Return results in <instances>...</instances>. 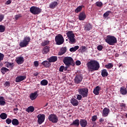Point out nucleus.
<instances>
[{
    "instance_id": "f257e3e1",
    "label": "nucleus",
    "mask_w": 127,
    "mask_h": 127,
    "mask_svg": "<svg viewBox=\"0 0 127 127\" xmlns=\"http://www.w3.org/2000/svg\"><path fill=\"white\" fill-rule=\"evenodd\" d=\"M88 71L92 73L94 71H98L100 69V63L96 60H91L87 64Z\"/></svg>"
},
{
    "instance_id": "f03ea898",
    "label": "nucleus",
    "mask_w": 127,
    "mask_h": 127,
    "mask_svg": "<svg viewBox=\"0 0 127 127\" xmlns=\"http://www.w3.org/2000/svg\"><path fill=\"white\" fill-rule=\"evenodd\" d=\"M105 42L108 43L109 45H115V44L118 42V40L116 37L109 35L106 37Z\"/></svg>"
},
{
    "instance_id": "7ed1b4c3",
    "label": "nucleus",
    "mask_w": 127,
    "mask_h": 127,
    "mask_svg": "<svg viewBox=\"0 0 127 127\" xmlns=\"http://www.w3.org/2000/svg\"><path fill=\"white\" fill-rule=\"evenodd\" d=\"M63 62L66 66H74L75 62L71 57H65L63 59Z\"/></svg>"
},
{
    "instance_id": "20e7f679",
    "label": "nucleus",
    "mask_w": 127,
    "mask_h": 127,
    "mask_svg": "<svg viewBox=\"0 0 127 127\" xmlns=\"http://www.w3.org/2000/svg\"><path fill=\"white\" fill-rule=\"evenodd\" d=\"M30 37L26 36L24 37V39L22 42L19 43V46L21 48H23V47H26L28 44H29V42H30Z\"/></svg>"
},
{
    "instance_id": "39448f33",
    "label": "nucleus",
    "mask_w": 127,
    "mask_h": 127,
    "mask_svg": "<svg viewBox=\"0 0 127 127\" xmlns=\"http://www.w3.org/2000/svg\"><path fill=\"white\" fill-rule=\"evenodd\" d=\"M66 34L68 38V40L69 41V43L73 44V43H75V42H76V39H75L74 38L75 35L73 33V31H68Z\"/></svg>"
},
{
    "instance_id": "423d86ee",
    "label": "nucleus",
    "mask_w": 127,
    "mask_h": 127,
    "mask_svg": "<svg viewBox=\"0 0 127 127\" xmlns=\"http://www.w3.org/2000/svg\"><path fill=\"white\" fill-rule=\"evenodd\" d=\"M30 11L33 14L36 15L37 14H39V13H41V11H42V9H41V8L38 7L33 6L30 7Z\"/></svg>"
},
{
    "instance_id": "0eeeda50",
    "label": "nucleus",
    "mask_w": 127,
    "mask_h": 127,
    "mask_svg": "<svg viewBox=\"0 0 127 127\" xmlns=\"http://www.w3.org/2000/svg\"><path fill=\"white\" fill-rule=\"evenodd\" d=\"M55 41L57 45H61L64 43V38L62 35L59 34L55 37Z\"/></svg>"
},
{
    "instance_id": "6e6552de",
    "label": "nucleus",
    "mask_w": 127,
    "mask_h": 127,
    "mask_svg": "<svg viewBox=\"0 0 127 127\" xmlns=\"http://www.w3.org/2000/svg\"><path fill=\"white\" fill-rule=\"evenodd\" d=\"M78 92L79 95H81L83 98H86V97H88V93H89V90H88V88H79L78 89Z\"/></svg>"
},
{
    "instance_id": "1a4fd4ad",
    "label": "nucleus",
    "mask_w": 127,
    "mask_h": 127,
    "mask_svg": "<svg viewBox=\"0 0 127 127\" xmlns=\"http://www.w3.org/2000/svg\"><path fill=\"white\" fill-rule=\"evenodd\" d=\"M48 119L50 122H52V123H53L54 124L58 123V117L54 114L50 115Z\"/></svg>"
},
{
    "instance_id": "9d476101",
    "label": "nucleus",
    "mask_w": 127,
    "mask_h": 127,
    "mask_svg": "<svg viewBox=\"0 0 127 127\" xmlns=\"http://www.w3.org/2000/svg\"><path fill=\"white\" fill-rule=\"evenodd\" d=\"M38 119V123L39 125H42L43 123H44V121H45V115L44 114H39L37 116Z\"/></svg>"
},
{
    "instance_id": "9b49d317",
    "label": "nucleus",
    "mask_w": 127,
    "mask_h": 127,
    "mask_svg": "<svg viewBox=\"0 0 127 127\" xmlns=\"http://www.w3.org/2000/svg\"><path fill=\"white\" fill-rule=\"evenodd\" d=\"M26 79V75H19L16 77L15 82L16 83H20L22 81H24Z\"/></svg>"
},
{
    "instance_id": "f8f14e48",
    "label": "nucleus",
    "mask_w": 127,
    "mask_h": 127,
    "mask_svg": "<svg viewBox=\"0 0 127 127\" xmlns=\"http://www.w3.org/2000/svg\"><path fill=\"white\" fill-rule=\"evenodd\" d=\"M82 80L83 77L81 76L80 75H77L74 78V83H75V84H80Z\"/></svg>"
},
{
    "instance_id": "ddd939ff",
    "label": "nucleus",
    "mask_w": 127,
    "mask_h": 127,
    "mask_svg": "<svg viewBox=\"0 0 127 127\" xmlns=\"http://www.w3.org/2000/svg\"><path fill=\"white\" fill-rule=\"evenodd\" d=\"M42 65L45 66V68H50L51 67V63L49 61H44L41 63Z\"/></svg>"
},
{
    "instance_id": "4468645a",
    "label": "nucleus",
    "mask_w": 127,
    "mask_h": 127,
    "mask_svg": "<svg viewBox=\"0 0 127 127\" xmlns=\"http://www.w3.org/2000/svg\"><path fill=\"white\" fill-rule=\"evenodd\" d=\"M110 113V109L107 107L104 108L102 111V116L103 117H108Z\"/></svg>"
},
{
    "instance_id": "2eb2a0df",
    "label": "nucleus",
    "mask_w": 127,
    "mask_h": 127,
    "mask_svg": "<svg viewBox=\"0 0 127 127\" xmlns=\"http://www.w3.org/2000/svg\"><path fill=\"white\" fill-rule=\"evenodd\" d=\"M15 61L18 65H20L21 64H22L23 62H24V58H23L22 57H17L16 58Z\"/></svg>"
},
{
    "instance_id": "dca6fc26",
    "label": "nucleus",
    "mask_w": 127,
    "mask_h": 127,
    "mask_svg": "<svg viewBox=\"0 0 127 127\" xmlns=\"http://www.w3.org/2000/svg\"><path fill=\"white\" fill-rule=\"evenodd\" d=\"M93 29V25L90 23H87L84 26V30L85 31H90Z\"/></svg>"
},
{
    "instance_id": "f3484780",
    "label": "nucleus",
    "mask_w": 127,
    "mask_h": 127,
    "mask_svg": "<svg viewBox=\"0 0 127 127\" xmlns=\"http://www.w3.org/2000/svg\"><path fill=\"white\" fill-rule=\"evenodd\" d=\"M58 58L57 56H52L47 59L48 61H49L51 63H54V62H56Z\"/></svg>"
},
{
    "instance_id": "a211bd4d",
    "label": "nucleus",
    "mask_w": 127,
    "mask_h": 127,
    "mask_svg": "<svg viewBox=\"0 0 127 127\" xmlns=\"http://www.w3.org/2000/svg\"><path fill=\"white\" fill-rule=\"evenodd\" d=\"M80 125L81 127H86L88 126V122L85 119H81L80 120Z\"/></svg>"
},
{
    "instance_id": "6ab92c4d",
    "label": "nucleus",
    "mask_w": 127,
    "mask_h": 127,
    "mask_svg": "<svg viewBox=\"0 0 127 127\" xmlns=\"http://www.w3.org/2000/svg\"><path fill=\"white\" fill-rule=\"evenodd\" d=\"M38 96V94H37V92L36 91L34 93H32L30 94V99L32 101H34V100H35Z\"/></svg>"
},
{
    "instance_id": "aec40b11",
    "label": "nucleus",
    "mask_w": 127,
    "mask_h": 127,
    "mask_svg": "<svg viewBox=\"0 0 127 127\" xmlns=\"http://www.w3.org/2000/svg\"><path fill=\"white\" fill-rule=\"evenodd\" d=\"M100 91H101V87L97 86L93 90V93L94 95L98 96L100 94Z\"/></svg>"
},
{
    "instance_id": "412c9836",
    "label": "nucleus",
    "mask_w": 127,
    "mask_h": 127,
    "mask_svg": "<svg viewBox=\"0 0 127 127\" xmlns=\"http://www.w3.org/2000/svg\"><path fill=\"white\" fill-rule=\"evenodd\" d=\"M66 51H67V48L66 47H63L61 49V52H59L58 55L59 56H62V55H63L66 53Z\"/></svg>"
},
{
    "instance_id": "4be33fe9",
    "label": "nucleus",
    "mask_w": 127,
    "mask_h": 127,
    "mask_svg": "<svg viewBox=\"0 0 127 127\" xmlns=\"http://www.w3.org/2000/svg\"><path fill=\"white\" fill-rule=\"evenodd\" d=\"M120 93L121 95H127V87L125 86H122L120 88Z\"/></svg>"
},
{
    "instance_id": "5701e85b",
    "label": "nucleus",
    "mask_w": 127,
    "mask_h": 127,
    "mask_svg": "<svg viewBox=\"0 0 127 127\" xmlns=\"http://www.w3.org/2000/svg\"><path fill=\"white\" fill-rule=\"evenodd\" d=\"M57 5H58V2L57 1H53L51 3L49 4V7L50 8H52L53 9H54Z\"/></svg>"
},
{
    "instance_id": "b1692460",
    "label": "nucleus",
    "mask_w": 127,
    "mask_h": 127,
    "mask_svg": "<svg viewBox=\"0 0 127 127\" xmlns=\"http://www.w3.org/2000/svg\"><path fill=\"white\" fill-rule=\"evenodd\" d=\"M5 67L7 68H10L11 70L13 69V67H14V64L13 63H9L7 62L5 63Z\"/></svg>"
},
{
    "instance_id": "393cba45",
    "label": "nucleus",
    "mask_w": 127,
    "mask_h": 127,
    "mask_svg": "<svg viewBox=\"0 0 127 127\" xmlns=\"http://www.w3.org/2000/svg\"><path fill=\"white\" fill-rule=\"evenodd\" d=\"M79 20H84L86 18V14L85 12H81L78 15Z\"/></svg>"
},
{
    "instance_id": "a878e982",
    "label": "nucleus",
    "mask_w": 127,
    "mask_h": 127,
    "mask_svg": "<svg viewBox=\"0 0 127 127\" xmlns=\"http://www.w3.org/2000/svg\"><path fill=\"white\" fill-rule=\"evenodd\" d=\"M70 103L71 104V105H72V106H74L75 107H76L77 106H78V100H77V99L72 98L71 100H70Z\"/></svg>"
},
{
    "instance_id": "bb28decb",
    "label": "nucleus",
    "mask_w": 127,
    "mask_h": 127,
    "mask_svg": "<svg viewBox=\"0 0 127 127\" xmlns=\"http://www.w3.org/2000/svg\"><path fill=\"white\" fill-rule=\"evenodd\" d=\"M70 126H75V127H79V126H80V121L78 119H76L70 124Z\"/></svg>"
},
{
    "instance_id": "cd10ccee",
    "label": "nucleus",
    "mask_w": 127,
    "mask_h": 127,
    "mask_svg": "<svg viewBox=\"0 0 127 127\" xmlns=\"http://www.w3.org/2000/svg\"><path fill=\"white\" fill-rule=\"evenodd\" d=\"M48 52H49V47L47 46L43 48L42 53L43 54H47Z\"/></svg>"
},
{
    "instance_id": "c85d7f7f",
    "label": "nucleus",
    "mask_w": 127,
    "mask_h": 127,
    "mask_svg": "<svg viewBox=\"0 0 127 127\" xmlns=\"http://www.w3.org/2000/svg\"><path fill=\"white\" fill-rule=\"evenodd\" d=\"M27 113H33L34 112V107L33 106H29L26 109Z\"/></svg>"
},
{
    "instance_id": "c756f323",
    "label": "nucleus",
    "mask_w": 127,
    "mask_h": 127,
    "mask_svg": "<svg viewBox=\"0 0 127 127\" xmlns=\"http://www.w3.org/2000/svg\"><path fill=\"white\" fill-rule=\"evenodd\" d=\"M6 103L4 101V97L3 96H0V106H4Z\"/></svg>"
},
{
    "instance_id": "7c9ffc66",
    "label": "nucleus",
    "mask_w": 127,
    "mask_h": 127,
    "mask_svg": "<svg viewBox=\"0 0 127 127\" xmlns=\"http://www.w3.org/2000/svg\"><path fill=\"white\" fill-rule=\"evenodd\" d=\"M108 71H107V69H104L102 70L101 72V75L102 77H108Z\"/></svg>"
},
{
    "instance_id": "2f4dec72",
    "label": "nucleus",
    "mask_w": 127,
    "mask_h": 127,
    "mask_svg": "<svg viewBox=\"0 0 127 127\" xmlns=\"http://www.w3.org/2000/svg\"><path fill=\"white\" fill-rule=\"evenodd\" d=\"M12 125L13 126H18L19 125V122L17 119H14L12 120Z\"/></svg>"
},
{
    "instance_id": "473e14b6",
    "label": "nucleus",
    "mask_w": 127,
    "mask_h": 127,
    "mask_svg": "<svg viewBox=\"0 0 127 127\" xmlns=\"http://www.w3.org/2000/svg\"><path fill=\"white\" fill-rule=\"evenodd\" d=\"M9 72V69L6 67H2L1 68V72L3 75H4L6 72Z\"/></svg>"
},
{
    "instance_id": "72a5a7b5",
    "label": "nucleus",
    "mask_w": 127,
    "mask_h": 127,
    "mask_svg": "<svg viewBox=\"0 0 127 127\" xmlns=\"http://www.w3.org/2000/svg\"><path fill=\"white\" fill-rule=\"evenodd\" d=\"M78 49H79V46H75L74 47L71 48L69 49V51H70V52H75V51L78 50Z\"/></svg>"
},
{
    "instance_id": "f704fd0d",
    "label": "nucleus",
    "mask_w": 127,
    "mask_h": 127,
    "mask_svg": "<svg viewBox=\"0 0 127 127\" xmlns=\"http://www.w3.org/2000/svg\"><path fill=\"white\" fill-rule=\"evenodd\" d=\"M41 85L42 86H47L48 85V81L46 79H43L41 81Z\"/></svg>"
},
{
    "instance_id": "c9c22d12",
    "label": "nucleus",
    "mask_w": 127,
    "mask_h": 127,
    "mask_svg": "<svg viewBox=\"0 0 127 127\" xmlns=\"http://www.w3.org/2000/svg\"><path fill=\"white\" fill-rule=\"evenodd\" d=\"M0 118L1 120H5L7 118V115L4 113H2L0 115Z\"/></svg>"
},
{
    "instance_id": "e433bc0d",
    "label": "nucleus",
    "mask_w": 127,
    "mask_h": 127,
    "mask_svg": "<svg viewBox=\"0 0 127 127\" xmlns=\"http://www.w3.org/2000/svg\"><path fill=\"white\" fill-rule=\"evenodd\" d=\"M114 67V64L112 63H109L108 64L105 65V68L107 69H112Z\"/></svg>"
},
{
    "instance_id": "4c0bfd02",
    "label": "nucleus",
    "mask_w": 127,
    "mask_h": 127,
    "mask_svg": "<svg viewBox=\"0 0 127 127\" xmlns=\"http://www.w3.org/2000/svg\"><path fill=\"white\" fill-rule=\"evenodd\" d=\"M110 13H112V11H106L103 14V17H104V18H107V17H108V16H109V15H110Z\"/></svg>"
},
{
    "instance_id": "58836bf2",
    "label": "nucleus",
    "mask_w": 127,
    "mask_h": 127,
    "mask_svg": "<svg viewBox=\"0 0 127 127\" xmlns=\"http://www.w3.org/2000/svg\"><path fill=\"white\" fill-rule=\"evenodd\" d=\"M95 4L96 6H98V7H102V6H103V2L101 1H97L95 3Z\"/></svg>"
},
{
    "instance_id": "ea45409f",
    "label": "nucleus",
    "mask_w": 127,
    "mask_h": 127,
    "mask_svg": "<svg viewBox=\"0 0 127 127\" xmlns=\"http://www.w3.org/2000/svg\"><path fill=\"white\" fill-rule=\"evenodd\" d=\"M5 31V27L3 25H0V32H4Z\"/></svg>"
},
{
    "instance_id": "a19ab883",
    "label": "nucleus",
    "mask_w": 127,
    "mask_h": 127,
    "mask_svg": "<svg viewBox=\"0 0 127 127\" xmlns=\"http://www.w3.org/2000/svg\"><path fill=\"white\" fill-rule=\"evenodd\" d=\"M82 6H78L75 10V12L78 13L80 12L81 10H82Z\"/></svg>"
},
{
    "instance_id": "79ce46f5",
    "label": "nucleus",
    "mask_w": 127,
    "mask_h": 127,
    "mask_svg": "<svg viewBox=\"0 0 127 127\" xmlns=\"http://www.w3.org/2000/svg\"><path fill=\"white\" fill-rule=\"evenodd\" d=\"M87 48L85 46H81V53H83L84 52H86V51L87 50Z\"/></svg>"
},
{
    "instance_id": "37998d69",
    "label": "nucleus",
    "mask_w": 127,
    "mask_h": 127,
    "mask_svg": "<svg viewBox=\"0 0 127 127\" xmlns=\"http://www.w3.org/2000/svg\"><path fill=\"white\" fill-rule=\"evenodd\" d=\"M49 44V41H45L43 42L41 44L42 46H46Z\"/></svg>"
},
{
    "instance_id": "c03bdc74",
    "label": "nucleus",
    "mask_w": 127,
    "mask_h": 127,
    "mask_svg": "<svg viewBox=\"0 0 127 127\" xmlns=\"http://www.w3.org/2000/svg\"><path fill=\"white\" fill-rule=\"evenodd\" d=\"M12 121H11V119H9V118H7L6 120V124H7V125H10V124H11Z\"/></svg>"
},
{
    "instance_id": "a18cd8bd",
    "label": "nucleus",
    "mask_w": 127,
    "mask_h": 127,
    "mask_svg": "<svg viewBox=\"0 0 127 127\" xmlns=\"http://www.w3.org/2000/svg\"><path fill=\"white\" fill-rule=\"evenodd\" d=\"M4 87H9V86H10V82H9V81H6L4 83Z\"/></svg>"
},
{
    "instance_id": "49530a36",
    "label": "nucleus",
    "mask_w": 127,
    "mask_h": 127,
    "mask_svg": "<svg viewBox=\"0 0 127 127\" xmlns=\"http://www.w3.org/2000/svg\"><path fill=\"white\" fill-rule=\"evenodd\" d=\"M4 57V55L0 53V62L3 60V58Z\"/></svg>"
},
{
    "instance_id": "de8ad7c7",
    "label": "nucleus",
    "mask_w": 127,
    "mask_h": 127,
    "mask_svg": "<svg viewBox=\"0 0 127 127\" xmlns=\"http://www.w3.org/2000/svg\"><path fill=\"white\" fill-rule=\"evenodd\" d=\"M103 46L102 45H98L97 46V50L99 51H102V50H103Z\"/></svg>"
},
{
    "instance_id": "09e8293b",
    "label": "nucleus",
    "mask_w": 127,
    "mask_h": 127,
    "mask_svg": "<svg viewBox=\"0 0 127 127\" xmlns=\"http://www.w3.org/2000/svg\"><path fill=\"white\" fill-rule=\"evenodd\" d=\"M76 99L78 101H81L82 100V95L81 94H78Z\"/></svg>"
},
{
    "instance_id": "8fccbe9b",
    "label": "nucleus",
    "mask_w": 127,
    "mask_h": 127,
    "mask_svg": "<svg viewBox=\"0 0 127 127\" xmlns=\"http://www.w3.org/2000/svg\"><path fill=\"white\" fill-rule=\"evenodd\" d=\"M119 68H120L121 71H122V69L124 68V65H123V64L119 63L117 64Z\"/></svg>"
},
{
    "instance_id": "3c124183",
    "label": "nucleus",
    "mask_w": 127,
    "mask_h": 127,
    "mask_svg": "<svg viewBox=\"0 0 127 127\" xmlns=\"http://www.w3.org/2000/svg\"><path fill=\"white\" fill-rule=\"evenodd\" d=\"M97 119H98V117L97 116L95 115L92 117V122H96L97 121Z\"/></svg>"
},
{
    "instance_id": "603ef678",
    "label": "nucleus",
    "mask_w": 127,
    "mask_h": 127,
    "mask_svg": "<svg viewBox=\"0 0 127 127\" xmlns=\"http://www.w3.org/2000/svg\"><path fill=\"white\" fill-rule=\"evenodd\" d=\"M59 71L60 72H63V71H64V65H62L60 66Z\"/></svg>"
},
{
    "instance_id": "864d4df0",
    "label": "nucleus",
    "mask_w": 127,
    "mask_h": 127,
    "mask_svg": "<svg viewBox=\"0 0 127 127\" xmlns=\"http://www.w3.org/2000/svg\"><path fill=\"white\" fill-rule=\"evenodd\" d=\"M3 18H4V15L2 14L0 15V22H1L2 21Z\"/></svg>"
},
{
    "instance_id": "5fc2aeb1",
    "label": "nucleus",
    "mask_w": 127,
    "mask_h": 127,
    "mask_svg": "<svg viewBox=\"0 0 127 127\" xmlns=\"http://www.w3.org/2000/svg\"><path fill=\"white\" fill-rule=\"evenodd\" d=\"M19 17H21V16L20 15V14L16 15L15 16V19H16V20H17V19H18Z\"/></svg>"
},
{
    "instance_id": "6e6d98bb",
    "label": "nucleus",
    "mask_w": 127,
    "mask_h": 127,
    "mask_svg": "<svg viewBox=\"0 0 127 127\" xmlns=\"http://www.w3.org/2000/svg\"><path fill=\"white\" fill-rule=\"evenodd\" d=\"M5 4L8 5V4H10L11 3V0H8L5 2Z\"/></svg>"
},
{
    "instance_id": "4d7b16f0",
    "label": "nucleus",
    "mask_w": 127,
    "mask_h": 127,
    "mask_svg": "<svg viewBox=\"0 0 127 127\" xmlns=\"http://www.w3.org/2000/svg\"><path fill=\"white\" fill-rule=\"evenodd\" d=\"M75 64L77 66H80V65H81V62H80V61H76Z\"/></svg>"
},
{
    "instance_id": "13d9d810",
    "label": "nucleus",
    "mask_w": 127,
    "mask_h": 127,
    "mask_svg": "<svg viewBox=\"0 0 127 127\" xmlns=\"http://www.w3.org/2000/svg\"><path fill=\"white\" fill-rule=\"evenodd\" d=\"M120 106L121 107H123V108H126V107H127V104H126L125 103H120Z\"/></svg>"
},
{
    "instance_id": "bf43d9fd",
    "label": "nucleus",
    "mask_w": 127,
    "mask_h": 127,
    "mask_svg": "<svg viewBox=\"0 0 127 127\" xmlns=\"http://www.w3.org/2000/svg\"><path fill=\"white\" fill-rule=\"evenodd\" d=\"M34 66H35V67H38V66H39V64L38 63V62H34Z\"/></svg>"
},
{
    "instance_id": "052dcab7",
    "label": "nucleus",
    "mask_w": 127,
    "mask_h": 127,
    "mask_svg": "<svg viewBox=\"0 0 127 127\" xmlns=\"http://www.w3.org/2000/svg\"><path fill=\"white\" fill-rule=\"evenodd\" d=\"M69 67H70V66L66 65L65 67L64 66V70L67 71V69H68V68H69Z\"/></svg>"
},
{
    "instance_id": "680f3d73",
    "label": "nucleus",
    "mask_w": 127,
    "mask_h": 127,
    "mask_svg": "<svg viewBox=\"0 0 127 127\" xmlns=\"http://www.w3.org/2000/svg\"><path fill=\"white\" fill-rule=\"evenodd\" d=\"M105 121V120H104V119L103 118H101L100 120H99V122L100 123H104V121Z\"/></svg>"
},
{
    "instance_id": "e2e57ef3",
    "label": "nucleus",
    "mask_w": 127,
    "mask_h": 127,
    "mask_svg": "<svg viewBox=\"0 0 127 127\" xmlns=\"http://www.w3.org/2000/svg\"><path fill=\"white\" fill-rule=\"evenodd\" d=\"M34 75L35 76V77L38 76V72L34 73Z\"/></svg>"
},
{
    "instance_id": "0e129e2a",
    "label": "nucleus",
    "mask_w": 127,
    "mask_h": 127,
    "mask_svg": "<svg viewBox=\"0 0 127 127\" xmlns=\"http://www.w3.org/2000/svg\"><path fill=\"white\" fill-rule=\"evenodd\" d=\"M13 111H14V112H17V111H18V108H14Z\"/></svg>"
},
{
    "instance_id": "69168bd1",
    "label": "nucleus",
    "mask_w": 127,
    "mask_h": 127,
    "mask_svg": "<svg viewBox=\"0 0 127 127\" xmlns=\"http://www.w3.org/2000/svg\"><path fill=\"white\" fill-rule=\"evenodd\" d=\"M48 106V103H46L44 107H47Z\"/></svg>"
},
{
    "instance_id": "338daca9",
    "label": "nucleus",
    "mask_w": 127,
    "mask_h": 127,
    "mask_svg": "<svg viewBox=\"0 0 127 127\" xmlns=\"http://www.w3.org/2000/svg\"><path fill=\"white\" fill-rule=\"evenodd\" d=\"M2 65H3V64H2V63H0V66L1 67L2 66Z\"/></svg>"
},
{
    "instance_id": "774afa93",
    "label": "nucleus",
    "mask_w": 127,
    "mask_h": 127,
    "mask_svg": "<svg viewBox=\"0 0 127 127\" xmlns=\"http://www.w3.org/2000/svg\"><path fill=\"white\" fill-rule=\"evenodd\" d=\"M126 117L127 118V113L126 115Z\"/></svg>"
}]
</instances>
